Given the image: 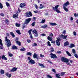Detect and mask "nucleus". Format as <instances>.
<instances>
[{
	"mask_svg": "<svg viewBox=\"0 0 78 78\" xmlns=\"http://www.w3.org/2000/svg\"><path fill=\"white\" fill-rule=\"evenodd\" d=\"M69 5H70V3H69V1H67L63 5L64 10L66 11V12H68V11H69V9H68V8L66 7H67V6Z\"/></svg>",
	"mask_w": 78,
	"mask_h": 78,
	"instance_id": "nucleus-1",
	"label": "nucleus"
},
{
	"mask_svg": "<svg viewBox=\"0 0 78 78\" xmlns=\"http://www.w3.org/2000/svg\"><path fill=\"white\" fill-rule=\"evenodd\" d=\"M61 60L63 62H66L67 65H69L70 66H71V64H70V63L69 62V60L68 59L64 57H62L61 58Z\"/></svg>",
	"mask_w": 78,
	"mask_h": 78,
	"instance_id": "nucleus-2",
	"label": "nucleus"
},
{
	"mask_svg": "<svg viewBox=\"0 0 78 78\" xmlns=\"http://www.w3.org/2000/svg\"><path fill=\"white\" fill-rule=\"evenodd\" d=\"M58 7H59V5H56L55 6V7H53L52 9H53L54 11H55L56 12H57L58 13H61V12L58 9Z\"/></svg>",
	"mask_w": 78,
	"mask_h": 78,
	"instance_id": "nucleus-3",
	"label": "nucleus"
},
{
	"mask_svg": "<svg viewBox=\"0 0 78 78\" xmlns=\"http://www.w3.org/2000/svg\"><path fill=\"white\" fill-rule=\"evenodd\" d=\"M25 14L26 15V16L28 17H30V16H33V14H32V13L31 12H29V13L27 12H26Z\"/></svg>",
	"mask_w": 78,
	"mask_h": 78,
	"instance_id": "nucleus-4",
	"label": "nucleus"
},
{
	"mask_svg": "<svg viewBox=\"0 0 78 78\" xmlns=\"http://www.w3.org/2000/svg\"><path fill=\"white\" fill-rule=\"evenodd\" d=\"M20 7L21 8H24L26 6V4L24 3H21L20 5Z\"/></svg>",
	"mask_w": 78,
	"mask_h": 78,
	"instance_id": "nucleus-5",
	"label": "nucleus"
},
{
	"mask_svg": "<svg viewBox=\"0 0 78 78\" xmlns=\"http://www.w3.org/2000/svg\"><path fill=\"white\" fill-rule=\"evenodd\" d=\"M50 55H51V58H53V59H55V58H58V57L56 56V55L55 54H53V53H51Z\"/></svg>",
	"mask_w": 78,
	"mask_h": 78,
	"instance_id": "nucleus-6",
	"label": "nucleus"
},
{
	"mask_svg": "<svg viewBox=\"0 0 78 78\" xmlns=\"http://www.w3.org/2000/svg\"><path fill=\"white\" fill-rule=\"evenodd\" d=\"M5 45L7 46L8 47H10L11 45V41L10 40H9L8 41H7V42L5 43Z\"/></svg>",
	"mask_w": 78,
	"mask_h": 78,
	"instance_id": "nucleus-7",
	"label": "nucleus"
},
{
	"mask_svg": "<svg viewBox=\"0 0 78 78\" xmlns=\"http://www.w3.org/2000/svg\"><path fill=\"white\" fill-rule=\"evenodd\" d=\"M60 41V39L59 38H57V40L56 41V43L57 45L58 46H59L60 45V42H59V41Z\"/></svg>",
	"mask_w": 78,
	"mask_h": 78,
	"instance_id": "nucleus-8",
	"label": "nucleus"
},
{
	"mask_svg": "<svg viewBox=\"0 0 78 78\" xmlns=\"http://www.w3.org/2000/svg\"><path fill=\"white\" fill-rule=\"evenodd\" d=\"M28 63L31 64H34L35 63V62H34V61L33 60L31 59L29 61Z\"/></svg>",
	"mask_w": 78,
	"mask_h": 78,
	"instance_id": "nucleus-9",
	"label": "nucleus"
},
{
	"mask_svg": "<svg viewBox=\"0 0 78 78\" xmlns=\"http://www.w3.org/2000/svg\"><path fill=\"white\" fill-rule=\"evenodd\" d=\"M33 58L34 59H36V58L38 60L39 59V56L37 57V54L36 53H34L33 55Z\"/></svg>",
	"mask_w": 78,
	"mask_h": 78,
	"instance_id": "nucleus-10",
	"label": "nucleus"
},
{
	"mask_svg": "<svg viewBox=\"0 0 78 78\" xmlns=\"http://www.w3.org/2000/svg\"><path fill=\"white\" fill-rule=\"evenodd\" d=\"M13 18H15V19L18 18V14H17V13L14 14L13 16Z\"/></svg>",
	"mask_w": 78,
	"mask_h": 78,
	"instance_id": "nucleus-11",
	"label": "nucleus"
},
{
	"mask_svg": "<svg viewBox=\"0 0 78 78\" xmlns=\"http://www.w3.org/2000/svg\"><path fill=\"white\" fill-rule=\"evenodd\" d=\"M18 48L15 45H13L12 47V50H17Z\"/></svg>",
	"mask_w": 78,
	"mask_h": 78,
	"instance_id": "nucleus-12",
	"label": "nucleus"
},
{
	"mask_svg": "<svg viewBox=\"0 0 78 78\" xmlns=\"http://www.w3.org/2000/svg\"><path fill=\"white\" fill-rule=\"evenodd\" d=\"M17 68L14 67L10 70V72H15L17 70Z\"/></svg>",
	"mask_w": 78,
	"mask_h": 78,
	"instance_id": "nucleus-13",
	"label": "nucleus"
},
{
	"mask_svg": "<svg viewBox=\"0 0 78 78\" xmlns=\"http://www.w3.org/2000/svg\"><path fill=\"white\" fill-rule=\"evenodd\" d=\"M30 20H25V22H24V24H28V23L30 22Z\"/></svg>",
	"mask_w": 78,
	"mask_h": 78,
	"instance_id": "nucleus-14",
	"label": "nucleus"
},
{
	"mask_svg": "<svg viewBox=\"0 0 78 78\" xmlns=\"http://www.w3.org/2000/svg\"><path fill=\"white\" fill-rule=\"evenodd\" d=\"M38 65L39 66H41V68H44L45 67V66H44V64L39 63L38 64Z\"/></svg>",
	"mask_w": 78,
	"mask_h": 78,
	"instance_id": "nucleus-15",
	"label": "nucleus"
},
{
	"mask_svg": "<svg viewBox=\"0 0 78 78\" xmlns=\"http://www.w3.org/2000/svg\"><path fill=\"white\" fill-rule=\"evenodd\" d=\"M48 27V26L47 24H45L44 25L42 26L41 27V28H45Z\"/></svg>",
	"mask_w": 78,
	"mask_h": 78,
	"instance_id": "nucleus-16",
	"label": "nucleus"
},
{
	"mask_svg": "<svg viewBox=\"0 0 78 78\" xmlns=\"http://www.w3.org/2000/svg\"><path fill=\"white\" fill-rule=\"evenodd\" d=\"M50 25H51V26H55V25H56L57 24H56V23H49Z\"/></svg>",
	"mask_w": 78,
	"mask_h": 78,
	"instance_id": "nucleus-17",
	"label": "nucleus"
},
{
	"mask_svg": "<svg viewBox=\"0 0 78 78\" xmlns=\"http://www.w3.org/2000/svg\"><path fill=\"white\" fill-rule=\"evenodd\" d=\"M48 39L50 41H51L52 39H53V38L52 37H50V36L48 37Z\"/></svg>",
	"mask_w": 78,
	"mask_h": 78,
	"instance_id": "nucleus-18",
	"label": "nucleus"
},
{
	"mask_svg": "<svg viewBox=\"0 0 78 78\" xmlns=\"http://www.w3.org/2000/svg\"><path fill=\"white\" fill-rule=\"evenodd\" d=\"M5 75H6V76H8V77L9 78H10L11 76V74H9V73H7L5 74Z\"/></svg>",
	"mask_w": 78,
	"mask_h": 78,
	"instance_id": "nucleus-19",
	"label": "nucleus"
},
{
	"mask_svg": "<svg viewBox=\"0 0 78 78\" xmlns=\"http://www.w3.org/2000/svg\"><path fill=\"white\" fill-rule=\"evenodd\" d=\"M61 37H62V38H63V39H66L67 37V35L65 36L64 35H61Z\"/></svg>",
	"mask_w": 78,
	"mask_h": 78,
	"instance_id": "nucleus-20",
	"label": "nucleus"
},
{
	"mask_svg": "<svg viewBox=\"0 0 78 78\" xmlns=\"http://www.w3.org/2000/svg\"><path fill=\"white\" fill-rule=\"evenodd\" d=\"M2 59H5V60H7V58L5 57V55L2 56Z\"/></svg>",
	"mask_w": 78,
	"mask_h": 78,
	"instance_id": "nucleus-21",
	"label": "nucleus"
},
{
	"mask_svg": "<svg viewBox=\"0 0 78 78\" xmlns=\"http://www.w3.org/2000/svg\"><path fill=\"white\" fill-rule=\"evenodd\" d=\"M16 31L17 32L18 34H21V33L20 32V30H16Z\"/></svg>",
	"mask_w": 78,
	"mask_h": 78,
	"instance_id": "nucleus-22",
	"label": "nucleus"
},
{
	"mask_svg": "<svg viewBox=\"0 0 78 78\" xmlns=\"http://www.w3.org/2000/svg\"><path fill=\"white\" fill-rule=\"evenodd\" d=\"M32 53L30 52H28L26 53V55H28L29 56H31Z\"/></svg>",
	"mask_w": 78,
	"mask_h": 78,
	"instance_id": "nucleus-23",
	"label": "nucleus"
},
{
	"mask_svg": "<svg viewBox=\"0 0 78 78\" xmlns=\"http://www.w3.org/2000/svg\"><path fill=\"white\" fill-rule=\"evenodd\" d=\"M69 42L68 41H66L64 43V45L65 46H66V45H69Z\"/></svg>",
	"mask_w": 78,
	"mask_h": 78,
	"instance_id": "nucleus-24",
	"label": "nucleus"
},
{
	"mask_svg": "<svg viewBox=\"0 0 78 78\" xmlns=\"http://www.w3.org/2000/svg\"><path fill=\"white\" fill-rule=\"evenodd\" d=\"M73 47H75V44H71L70 46H69L70 48H73Z\"/></svg>",
	"mask_w": 78,
	"mask_h": 78,
	"instance_id": "nucleus-25",
	"label": "nucleus"
},
{
	"mask_svg": "<svg viewBox=\"0 0 78 78\" xmlns=\"http://www.w3.org/2000/svg\"><path fill=\"white\" fill-rule=\"evenodd\" d=\"M66 53L67 55H68V56H71V54H70V53H69V51H66Z\"/></svg>",
	"mask_w": 78,
	"mask_h": 78,
	"instance_id": "nucleus-26",
	"label": "nucleus"
},
{
	"mask_svg": "<svg viewBox=\"0 0 78 78\" xmlns=\"http://www.w3.org/2000/svg\"><path fill=\"white\" fill-rule=\"evenodd\" d=\"M72 53H73V54H75L76 53V51H75V49H73L72 50Z\"/></svg>",
	"mask_w": 78,
	"mask_h": 78,
	"instance_id": "nucleus-27",
	"label": "nucleus"
},
{
	"mask_svg": "<svg viewBox=\"0 0 78 78\" xmlns=\"http://www.w3.org/2000/svg\"><path fill=\"white\" fill-rule=\"evenodd\" d=\"M10 33L11 35L12 36V37H15V35H14V33H13L11 32H10Z\"/></svg>",
	"mask_w": 78,
	"mask_h": 78,
	"instance_id": "nucleus-28",
	"label": "nucleus"
},
{
	"mask_svg": "<svg viewBox=\"0 0 78 78\" xmlns=\"http://www.w3.org/2000/svg\"><path fill=\"white\" fill-rule=\"evenodd\" d=\"M56 76L57 78H61V77H60V75L57 74H56Z\"/></svg>",
	"mask_w": 78,
	"mask_h": 78,
	"instance_id": "nucleus-29",
	"label": "nucleus"
},
{
	"mask_svg": "<svg viewBox=\"0 0 78 78\" xmlns=\"http://www.w3.org/2000/svg\"><path fill=\"white\" fill-rule=\"evenodd\" d=\"M32 46H33V47H35L36 46H37V44L36 43H34L32 44Z\"/></svg>",
	"mask_w": 78,
	"mask_h": 78,
	"instance_id": "nucleus-30",
	"label": "nucleus"
},
{
	"mask_svg": "<svg viewBox=\"0 0 78 78\" xmlns=\"http://www.w3.org/2000/svg\"><path fill=\"white\" fill-rule=\"evenodd\" d=\"M32 32L34 33L35 34H36V33H37V31H36V30H34L32 31Z\"/></svg>",
	"mask_w": 78,
	"mask_h": 78,
	"instance_id": "nucleus-31",
	"label": "nucleus"
},
{
	"mask_svg": "<svg viewBox=\"0 0 78 78\" xmlns=\"http://www.w3.org/2000/svg\"><path fill=\"white\" fill-rule=\"evenodd\" d=\"M0 15L1 16H2V17H4V16H5V14L3 12L1 13Z\"/></svg>",
	"mask_w": 78,
	"mask_h": 78,
	"instance_id": "nucleus-32",
	"label": "nucleus"
},
{
	"mask_svg": "<svg viewBox=\"0 0 78 78\" xmlns=\"http://www.w3.org/2000/svg\"><path fill=\"white\" fill-rule=\"evenodd\" d=\"M8 55H9L10 57H12L13 56L12 55L10 52H8Z\"/></svg>",
	"mask_w": 78,
	"mask_h": 78,
	"instance_id": "nucleus-33",
	"label": "nucleus"
},
{
	"mask_svg": "<svg viewBox=\"0 0 78 78\" xmlns=\"http://www.w3.org/2000/svg\"><path fill=\"white\" fill-rule=\"evenodd\" d=\"M16 27H20V24H18L17 23H16Z\"/></svg>",
	"mask_w": 78,
	"mask_h": 78,
	"instance_id": "nucleus-34",
	"label": "nucleus"
},
{
	"mask_svg": "<svg viewBox=\"0 0 78 78\" xmlns=\"http://www.w3.org/2000/svg\"><path fill=\"white\" fill-rule=\"evenodd\" d=\"M6 5L7 6V7H9V6H10L9 4V3H8V2H6Z\"/></svg>",
	"mask_w": 78,
	"mask_h": 78,
	"instance_id": "nucleus-35",
	"label": "nucleus"
},
{
	"mask_svg": "<svg viewBox=\"0 0 78 78\" xmlns=\"http://www.w3.org/2000/svg\"><path fill=\"white\" fill-rule=\"evenodd\" d=\"M0 8L1 9H2V8H3V5L1 3H0Z\"/></svg>",
	"mask_w": 78,
	"mask_h": 78,
	"instance_id": "nucleus-36",
	"label": "nucleus"
},
{
	"mask_svg": "<svg viewBox=\"0 0 78 78\" xmlns=\"http://www.w3.org/2000/svg\"><path fill=\"white\" fill-rule=\"evenodd\" d=\"M45 20H42V21L40 23H45Z\"/></svg>",
	"mask_w": 78,
	"mask_h": 78,
	"instance_id": "nucleus-37",
	"label": "nucleus"
},
{
	"mask_svg": "<svg viewBox=\"0 0 78 78\" xmlns=\"http://www.w3.org/2000/svg\"><path fill=\"white\" fill-rule=\"evenodd\" d=\"M47 44L49 46H51V44H50V41H48Z\"/></svg>",
	"mask_w": 78,
	"mask_h": 78,
	"instance_id": "nucleus-38",
	"label": "nucleus"
},
{
	"mask_svg": "<svg viewBox=\"0 0 78 78\" xmlns=\"http://www.w3.org/2000/svg\"><path fill=\"white\" fill-rule=\"evenodd\" d=\"M16 43L19 45H20V41H16Z\"/></svg>",
	"mask_w": 78,
	"mask_h": 78,
	"instance_id": "nucleus-39",
	"label": "nucleus"
},
{
	"mask_svg": "<svg viewBox=\"0 0 78 78\" xmlns=\"http://www.w3.org/2000/svg\"><path fill=\"white\" fill-rule=\"evenodd\" d=\"M4 73H5V71H4V70H1V74H4Z\"/></svg>",
	"mask_w": 78,
	"mask_h": 78,
	"instance_id": "nucleus-40",
	"label": "nucleus"
},
{
	"mask_svg": "<svg viewBox=\"0 0 78 78\" xmlns=\"http://www.w3.org/2000/svg\"><path fill=\"white\" fill-rule=\"evenodd\" d=\"M0 44L1 46H3V44L2 43V40L0 39Z\"/></svg>",
	"mask_w": 78,
	"mask_h": 78,
	"instance_id": "nucleus-41",
	"label": "nucleus"
},
{
	"mask_svg": "<svg viewBox=\"0 0 78 78\" xmlns=\"http://www.w3.org/2000/svg\"><path fill=\"white\" fill-rule=\"evenodd\" d=\"M34 34L35 37H38V34H37V33L35 34Z\"/></svg>",
	"mask_w": 78,
	"mask_h": 78,
	"instance_id": "nucleus-42",
	"label": "nucleus"
},
{
	"mask_svg": "<svg viewBox=\"0 0 78 78\" xmlns=\"http://www.w3.org/2000/svg\"><path fill=\"white\" fill-rule=\"evenodd\" d=\"M20 51H25V49L24 48H23L22 49H20Z\"/></svg>",
	"mask_w": 78,
	"mask_h": 78,
	"instance_id": "nucleus-43",
	"label": "nucleus"
},
{
	"mask_svg": "<svg viewBox=\"0 0 78 78\" xmlns=\"http://www.w3.org/2000/svg\"><path fill=\"white\" fill-rule=\"evenodd\" d=\"M53 51H54V49H53V48H51V49L50 52H53Z\"/></svg>",
	"mask_w": 78,
	"mask_h": 78,
	"instance_id": "nucleus-44",
	"label": "nucleus"
},
{
	"mask_svg": "<svg viewBox=\"0 0 78 78\" xmlns=\"http://www.w3.org/2000/svg\"><path fill=\"white\" fill-rule=\"evenodd\" d=\"M65 73H66V72H62L61 76H64V74H65Z\"/></svg>",
	"mask_w": 78,
	"mask_h": 78,
	"instance_id": "nucleus-45",
	"label": "nucleus"
},
{
	"mask_svg": "<svg viewBox=\"0 0 78 78\" xmlns=\"http://www.w3.org/2000/svg\"><path fill=\"white\" fill-rule=\"evenodd\" d=\"M5 23H7V24H8V22H9V20H5Z\"/></svg>",
	"mask_w": 78,
	"mask_h": 78,
	"instance_id": "nucleus-46",
	"label": "nucleus"
},
{
	"mask_svg": "<svg viewBox=\"0 0 78 78\" xmlns=\"http://www.w3.org/2000/svg\"><path fill=\"white\" fill-rule=\"evenodd\" d=\"M31 31H32V30H30L28 31L29 34L30 35V34H31Z\"/></svg>",
	"mask_w": 78,
	"mask_h": 78,
	"instance_id": "nucleus-47",
	"label": "nucleus"
},
{
	"mask_svg": "<svg viewBox=\"0 0 78 78\" xmlns=\"http://www.w3.org/2000/svg\"><path fill=\"white\" fill-rule=\"evenodd\" d=\"M74 56L76 58H78V55L75 54H74Z\"/></svg>",
	"mask_w": 78,
	"mask_h": 78,
	"instance_id": "nucleus-48",
	"label": "nucleus"
},
{
	"mask_svg": "<svg viewBox=\"0 0 78 78\" xmlns=\"http://www.w3.org/2000/svg\"><path fill=\"white\" fill-rule=\"evenodd\" d=\"M25 28V25L23 24V27H22V28L23 30H24V28Z\"/></svg>",
	"mask_w": 78,
	"mask_h": 78,
	"instance_id": "nucleus-49",
	"label": "nucleus"
},
{
	"mask_svg": "<svg viewBox=\"0 0 78 78\" xmlns=\"http://www.w3.org/2000/svg\"><path fill=\"white\" fill-rule=\"evenodd\" d=\"M35 24H36V22H34L32 23L31 24V25L32 26H34V25H35Z\"/></svg>",
	"mask_w": 78,
	"mask_h": 78,
	"instance_id": "nucleus-50",
	"label": "nucleus"
},
{
	"mask_svg": "<svg viewBox=\"0 0 78 78\" xmlns=\"http://www.w3.org/2000/svg\"><path fill=\"white\" fill-rule=\"evenodd\" d=\"M5 41L8 42V41H9L8 39V37H6L5 38Z\"/></svg>",
	"mask_w": 78,
	"mask_h": 78,
	"instance_id": "nucleus-51",
	"label": "nucleus"
},
{
	"mask_svg": "<svg viewBox=\"0 0 78 78\" xmlns=\"http://www.w3.org/2000/svg\"><path fill=\"white\" fill-rule=\"evenodd\" d=\"M40 56L41 58H44V57H45V56L44 55H43L42 54H40Z\"/></svg>",
	"mask_w": 78,
	"mask_h": 78,
	"instance_id": "nucleus-52",
	"label": "nucleus"
},
{
	"mask_svg": "<svg viewBox=\"0 0 78 78\" xmlns=\"http://www.w3.org/2000/svg\"><path fill=\"white\" fill-rule=\"evenodd\" d=\"M73 34L74 36H76V32L74 31L73 32Z\"/></svg>",
	"mask_w": 78,
	"mask_h": 78,
	"instance_id": "nucleus-53",
	"label": "nucleus"
},
{
	"mask_svg": "<svg viewBox=\"0 0 78 78\" xmlns=\"http://www.w3.org/2000/svg\"><path fill=\"white\" fill-rule=\"evenodd\" d=\"M49 36H51V37H53V34L51 33H50V34H49Z\"/></svg>",
	"mask_w": 78,
	"mask_h": 78,
	"instance_id": "nucleus-54",
	"label": "nucleus"
},
{
	"mask_svg": "<svg viewBox=\"0 0 78 78\" xmlns=\"http://www.w3.org/2000/svg\"><path fill=\"white\" fill-rule=\"evenodd\" d=\"M57 53H58V54L59 53V54H60V53H61V51H58L57 52Z\"/></svg>",
	"mask_w": 78,
	"mask_h": 78,
	"instance_id": "nucleus-55",
	"label": "nucleus"
},
{
	"mask_svg": "<svg viewBox=\"0 0 78 78\" xmlns=\"http://www.w3.org/2000/svg\"><path fill=\"white\" fill-rule=\"evenodd\" d=\"M35 7L36 9H37V8H38V6H37V5H35Z\"/></svg>",
	"mask_w": 78,
	"mask_h": 78,
	"instance_id": "nucleus-56",
	"label": "nucleus"
},
{
	"mask_svg": "<svg viewBox=\"0 0 78 78\" xmlns=\"http://www.w3.org/2000/svg\"><path fill=\"white\" fill-rule=\"evenodd\" d=\"M30 35V38H31V39H33V36H32V34H31Z\"/></svg>",
	"mask_w": 78,
	"mask_h": 78,
	"instance_id": "nucleus-57",
	"label": "nucleus"
},
{
	"mask_svg": "<svg viewBox=\"0 0 78 78\" xmlns=\"http://www.w3.org/2000/svg\"><path fill=\"white\" fill-rule=\"evenodd\" d=\"M41 35L42 36H46V34H42Z\"/></svg>",
	"mask_w": 78,
	"mask_h": 78,
	"instance_id": "nucleus-58",
	"label": "nucleus"
},
{
	"mask_svg": "<svg viewBox=\"0 0 78 78\" xmlns=\"http://www.w3.org/2000/svg\"><path fill=\"white\" fill-rule=\"evenodd\" d=\"M52 72H54V73H56V71L55 70V69H52Z\"/></svg>",
	"mask_w": 78,
	"mask_h": 78,
	"instance_id": "nucleus-59",
	"label": "nucleus"
},
{
	"mask_svg": "<svg viewBox=\"0 0 78 78\" xmlns=\"http://www.w3.org/2000/svg\"><path fill=\"white\" fill-rule=\"evenodd\" d=\"M51 43H52V44H54V43H55V41H53L52 40H51Z\"/></svg>",
	"mask_w": 78,
	"mask_h": 78,
	"instance_id": "nucleus-60",
	"label": "nucleus"
},
{
	"mask_svg": "<svg viewBox=\"0 0 78 78\" xmlns=\"http://www.w3.org/2000/svg\"><path fill=\"white\" fill-rule=\"evenodd\" d=\"M74 16L75 17H77L78 16V14H76V13H74Z\"/></svg>",
	"mask_w": 78,
	"mask_h": 78,
	"instance_id": "nucleus-61",
	"label": "nucleus"
},
{
	"mask_svg": "<svg viewBox=\"0 0 78 78\" xmlns=\"http://www.w3.org/2000/svg\"><path fill=\"white\" fill-rule=\"evenodd\" d=\"M30 59H31V57H29L28 58V61H30Z\"/></svg>",
	"mask_w": 78,
	"mask_h": 78,
	"instance_id": "nucleus-62",
	"label": "nucleus"
},
{
	"mask_svg": "<svg viewBox=\"0 0 78 78\" xmlns=\"http://www.w3.org/2000/svg\"><path fill=\"white\" fill-rule=\"evenodd\" d=\"M27 42H28V43H30V42H31V40H27Z\"/></svg>",
	"mask_w": 78,
	"mask_h": 78,
	"instance_id": "nucleus-63",
	"label": "nucleus"
},
{
	"mask_svg": "<svg viewBox=\"0 0 78 78\" xmlns=\"http://www.w3.org/2000/svg\"><path fill=\"white\" fill-rule=\"evenodd\" d=\"M39 9H42V8H44V6L40 7H39Z\"/></svg>",
	"mask_w": 78,
	"mask_h": 78,
	"instance_id": "nucleus-64",
	"label": "nucleus"
}]
</instances>
